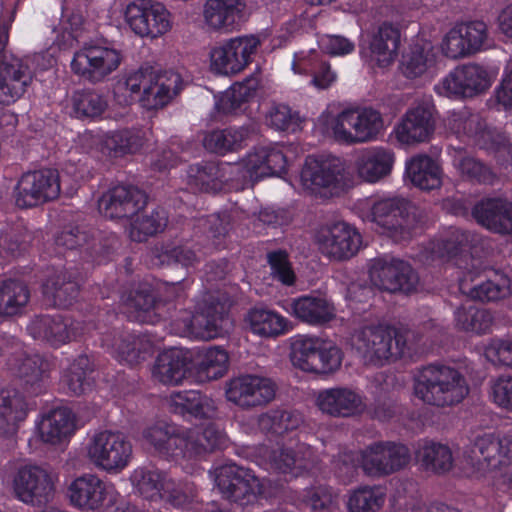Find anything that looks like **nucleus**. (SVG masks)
Here are the masks:
<instances>
[{
  "label": "nucleus",
  "instance_id": "2f4dec72",
  "mask_svg": "<svg viewBox=\"0 0 512 512\" xmlns=\"http://www.w3.org/2000/svg\"><path fill=\"white\" fill-rule=\"evenodd\" d=\"M245 0H207L203 17L213 31L228 32L245 20Z\"/></svg>",
  "mask_w": 512,
  "mask_h": 512
},
{
  "label": "nucleus",
  "instance_id": "412c9836",
  "mask_svg": "<svg viewBox=\"0 0 512 512\" xmlns=\"http://www.w3.org/2000/svg\"><path fill=\"white\" fill-rule=\"evenodd\" d=\"M435 108L421 102L409 108L395 127L397 140L402 144H417L430 140L435 131Z\"/></svg>",
  "mask_w": 512,
  "mask_h": 512
},
{
  "label": "nucleus",
  "instance_id": "4c0bfd02",
  "mask_svg": "<svg viewBox=\"0 0 512 512\" xmlns=\"http://www.w3.org/2000/svg\"><path fill=\"white\" fill-rule=\"evenodd\" d=\"M170 409L175 414L194 418H212L216 412L214 401L199 391H181L171 395Z\"/></svg>",
  "mask_w": 512,
  "mask_h": 512
},
{
  "label": "nucleus",
  "instance_id": "393cba45",
  "mask_svg": "<svg viewBox=\"0 0 512 512\" xmlns=\"http://www.w3.org/2000/svg\"><path fill=\"white\" fill-rule=\"evenodd\" d=\"M361 245L358 231L346 222H336L323 230L319 249L334 260H346L354 256Z\"/></svg>",
  "mask_w": 512,
  "mask_h": 512
},
{
  "label": "nucleus",
  "instance_id": "f03ea898",
  "mask_svg": "<svg viewBox=\"0 0 512 512\" xmlns=\"http://www.w3.org/2000/svg\"><path fill=\"white\" fill-rule=\"evenodd\" d=\"M414 391L426 404L447 407L460 403L468 395L469 388L457 369L430 364L416 374Z\"/></svg>",
  "mask_w": 512,
  "mask_h": 512
},
{
  "label": "nucleus",
  "instance_id": "9b49d317",
  "mask_svg": "<svg viewBox=\"0 0 512 512\" xmlns=\"http://www.w3.org/2000/svg\"><path fill=\"white\" fill-rule=\"evenodd\" d=\"M60 194V179L57 170L41 169L24 173L14 188L17 207H36L56 199Z\"/></svg>",
  "mask_w": 512,
  "mask_h": 512
},
{
  "label": "nucleus",
  "instance_id": "0eeeda50",
  "mask_svg": "<svg viewBox=\"0 0 512 512\" xmlns=\"http://www.w3.org/2000/svg\"><path fill=\"white\" fill-rule=\"evenodd\" d=\"M8 38V26L0 21V103L3 105H10L20 99L34 78L25 60L7 53Z\"/></svg>",
  "mask_w": 512,
  "mask_h": 512
},
{
  "label": "nucleus",
  "instance_id": "9d476101",
  "mask_svg": "<svg viewBox=\"0 0 512 512\" xmlns=\"http://www.w3.org/2000/svg\"><path fill=\"white\" fill-rule=\"evenodd\" d=\"M470 457L476 470L485 474L512 462V433L486 432L471 442Z\"/></svg>",
  "mask_w": 512,
  "mask_h": 512
},
{
  "label": "nucleus",
  "instance_id": "bf43d9fd",
  "mask_svg": "<svg viewBox=\"0 0 512 512\" xmlns=\"http://www.w3.org/2000/svg\"><path fill=\"white\" fill-rule=\"evenodd\" d=\"M131 478L135 488L145 499H162L168 481L164 473L157 469L138 468Z\"/></svg>",
  "mask_w": 512,
  "mask_h": 512
},
{
  "label": "nucleus",
  "instance_id": "a878e982",
  "mask_svg": "<svg viewBox=\"0 0 512 512\" xmlns=\"http://www.w3.org/2000/svg\"><path fill=\"white\" fill-rule=\"evenodd\" d=\"M343 172L344 166L339 158L308 156L301 171V181L312 191L321 188L335 189L340 187Z\"/></svg>",
  "mask_w": 512,
  "mask_h": 512
},
{
  "label": "nucleus",
  "instance_id": "b1692460",
  "mask_svg": "<svg viewBox=\"0 0 512 512\" xmlns=\"http://www.w3.org/2000/svg\"><path fill=\"white\" fill-rule=\"evenodd\" d=\"M146 193L134 185H117L99 199V211L110 219L130 218L147 204Z\"/></svg>",
  "mask_w": 512,
  "mask_h": 512
},
{
  "label": "nucleus",
  "instance_id": "c85d7f7f",
  "mask_svg": "<svg viewBox=\"0 0 512 512\" xmlns=\"http://www.w3.org/2000/svg\"><path fill=\"white\" fill-rule=\"evenodd\" d=\"M476 221L488 230L499 234H512V202L502 198H486L472 210Z\"/></svg>",
  "mask_w": 512,
  "mask_h": 512
},
{
  "label": "nucleus",
  "instance_id": "7c9ffc66",
  "mask_svg": "<svg viewBox=\"0 0 512 512\" xmlns=\"http://www.w3.org/2000/svg\"><path fill=\"white\" fill-rule=\"evenodd\" d=\"M103 344L110 347L119 361L130 365L146 360L153 354V342L146 334L120 332L113 337L103 338Z\"/></svg>",
  "mask_w": 512,
  "mask_h": 512
},
{
  "label": "nucleus",
  "instance_id": "5701e85b",
  "mask_svg": "<svg viewBox=\"0 0 512 512\" xmlns=\"http://www.w3.org/2000/svg\"><path fill=\"white\" fill-rule=\"evenodd\" d=\"M239 166L244 186L263 177L281 176L287 170V159L279 147L262 146L250 152Z\"/></svg>",
  "mask_w": 512,
  "mask_h": 512
},
{
  "label": "nucleus",
  "instance_id": "f704fd0d",
  "mask_svg": "<svg viewBox=\"0 0 512 512\" xmlns=\"http://www.w3.org/2000/svg\"><path fill=\"white\" fill-rule=\"evenodd\" d=\"M393 163L394 153L378 147L361 153L355 161V168L361 179L374 183L390 174Z\"/></svg>",
  "mask_w": 512,
  "mask_h": 512
},
{
  "label": "nucleus",
  "instance_id": "423d86ee",
  "mask_svg": "<svg viewBox=\"0 0 512 512\" xmlns=\"http://www.w3.org/2000/svg\"><path fill=\"white\" fill-rule=\"evenodd\" d=\"M123 61L121 51L99 43H85L74 53L72 72L91 84L106 81Z\"/></svg>",
  "mask_w": 512,
  "mask_h": 512
},
{
  "label": "nucleus",
  "instance_id": "72a5a7b5",
  "mask_svg": "<svg viewBox=\"0 0 512 512\" xmlns=\"http://www.w3.org/2000/svg\"><path fill=\"white\" fill-rule=\"evenodd\" d=\"M191 364L187 352L182 349H169L158 355L152 375L163 384L177 385L185 378Z\"/></svg>",
  "mask_w": 512,
  "mask_h": 512
},
{
  "label": "nucleus",
  "instance_id": "774afa93",
  "mask_svg": "<svg viewBox=\"0 0 512 512\" xmlns=\"http://www.w3.org/2000/svg\"><path fill=\"white\" fill-rule=\"evenodd\" d=\"M335 498L331 487L318 485L304 489L298 499L300 504L311 512H330Z\"/></svg>",
  "mask_w": 512,
  "mask_h": 512
},
{
  "label": "nucleus",
  "instance_id": "ea45409f",
  "mask_svg": "<svg viewBox=\"0 0 512 512\" xmlns=\"http://www.w3.org/2000/svg\"><path fill=\"white\" fill-rule=\"evenodd\" d=\"M75 430V416L67 407H57L49 411L39 424L41 439L50 444L60 443Z\"/></svg>",
  "mask_w": 512,
  "mask_h": 512
},
{
  "label": "nucleus",
  "instance_id": "6e6552de",
  "mask_svg": "<svg viewBox=\"0 0 512 512\" xmlns=\"http://www.w3.org/2000/svg\"><path fill=\"white\" fill-rule=\"evenodd\" d=\"M87 455L97 468L108 473H119L131 462L133 446L122 432L103 430L91 437Z\"/></svg>",
  "mask_w": 512,
  "mask_h": 512
},
{
  "label": "nucleus",
  "instance_id": "8fccbe9b",
  "mask_svg": "<svg viewBox=\"0 0 512 512\" xmlns=\"http://www.w3.org/2000/svg\"><path fill=\"white\" fill-rule=\"evenodd\" d=\"M435 62L436 51L434 46L430 42L416 43L403 56L401 62L402 73L410 79L418 78L432 68Z\"/></svg>",
  "mask_w": 512,
  "mask_h": 512
},
{
  "label": "nucleus",
  "instance_id": "49530a36",
  "mask_svg": "<svg viewBox=\"0 0 512 512\" xmlns=\"http://www.w3.org/2000/svg\"><path fill=\"white\" fill-rule=\"evenodd\" d=\"M249 133L250 130L243 126L213 130L204 137L203 145L210 152L225 155L241 149Z\"/></svg>",
  "mask_w": 512,
  "mask_h": 512
},
{
  "label": "nucleus",
  "instance_id": "4be33fe9",
  "mask_svg": "<svg viewBox=\"0 0 512 512\" xmlns=\"http://www.w3.org/2000/svg\"><path fill=\"white\" fill-rule=\"evenodd\" d=\"M241 167L237 164L202 161L190 165L187 170V184L195 191L216 192L230 181L241 182Z\"/></svg>",
  "mask_w": 512,
  "mask_h": 512
},
{
  "label": "nucleus",
  "instance_id": "09e8293b",
  "mask_svg": "<svg viewBox=\"0 0 512 512\" xmlns=\"http://www.w3.org/2000/svg\"><path fill=\"white\" fill-rule=\"evenodd\" d=\"M94 367L87 355H79L65 370L62 380L69 392L80 396L92 390Z\"/></svg>",
  "mask_w": 512,
  "mask_h": 512
},
{
  "label": "nucleus",
  "instance_id": "603ef678",
  "mask_svg": "<svg viewBox=\"0 0 512 512\" xmlns=\"http://www.w3.org/2000/svg\"><path fill=\"white\" fill-rule=\"evenodd\" d=\"M144 144V136L137 129H122L107 134L102 141V151L111 157H121L137 152Z\"/></svg>",
  "mask_w": 512,
  "mask_h": 512
},
{
  "label": "nucleus",
  "instance_id": "0e129e2a",
  "mask_svg": "<svg viewBox=\"0 0 512 512\" xmlns=\"http://www.w3.org/2000/svg\"><path fill=\"white\" fill-rule=\"evenodd\" d=\"M449 128L457 135H466L476 143L488 128L486 121L479 113L462 110L454 113L448 122Z\"/></svg>",
  "mask_w": 512,
  "mask_h": 512
},
{
  "label": "nucleus",
  "instance_id": "a211bd4d",
  "mask_svg": "<svg viewBox=\"0 0 512 512\" xmlns=\"http://www.w3.org/2000/svg\"><path fill=\"white\" fill-rule=\"evenodd\" d=\"M277 386L267 377L243 375L232 379L226 389L228 401L243 409L263 407L274 400Z\"/></svg>",
  "mask_w": 512,
  "mask_h": 512
},
{
  "label": "nucleus",
  "instance_id": "2eb2a0df",
  "mask_svg": "<svg viewBox=\"0 0 512 512\" xmlns=\"http://www.w3.org/2000/svg\"><path fill=\"white\" fill-rule=\"evenodd\" d=\"M487 24L482 20L467 21L451 29L444 38L442 50L452 59L474 55L490 46Z\"/></svg>",
  "mask_w": 512,
  "mask_h": 512
},
{
  "label": "nucleus",
  "instance_id": "a18cd8bd",
  "mask_svg": "<svg viewBox=\"0 0 512 512\" xmlns=\"http://www.w3.org/2000/svg\"><path fill=\"white\" fill-rule=\"evenodd\" d=\"M30 300L28 286L20 280H0V317L21 314Z\"/></svg>",
  "mask_w": 512,
  "mask_h": 512
},
{
  "label": "nucleus",
  "instance_id": "052dcab7",
  "mask_svg": "<svg viewBox=\"0 0 512 512\" xmlns=\"http://www.w3.org/2000/svg\"><path fill=\"white\" fill-rule=\"evenodd\" d=\"M72 110L77 118H96L107 108L106 99L91 89H81L71 96Z\"/></svg>",
  "mask_w": 512,
  "mask_h": 512
},
{
  "label": "nucleus",
  "instance_id": "c03bdc74",
  "mask_svg": "<svg viewBox=\"0 0 512 512\" xmlns=\"http://www.w3.org/2000/svg\"><path fill=\"white\" fill-rule=\"evenodd\" d=\"M43 292L53 298L56 306L66 308L78 297L79 284L73 273L60 270L49 276L43 285Z\"/></svg>",
  "mask_w": 512,
  "mask_h": 512
},
{
  "label": "nucleus",
  "instance_id": "6ab92c4d",
  "mask_svg": "<svg viewBox=\"0 0 512 512\" xmlns=\"http://www.w3.org/2000/svg\"><path fill=\"white\" fill-rule=\"evenodd\" d=\"M26 329L35 340L59 347L80 337L84 326L81 321L61 314H40L31 319Z\"/></svg>",
  "mask_w": 512,
  "mask_h": 512
},
{
  "label": "nucleus",
  "instance_id": "f8f14e48",
  "mask_svg": "<svg viewBox=\"0 0 512 512\" xmlns=\"http://www.w3.org/2000/svg\"><path fill=\"white\" fill-rule=\"evenodd\" d=\"M217 486L222 495L240 506H247L256 501L262 493L259 478L251 470L234 463L222 465L216 476Z\"/></svg>",
  "mask_w": 512,
  "mask_h": 512
},
{
  "label": "nucleus",
  "instance_id": "e433bc0d",
  "mask_svg": "<svg viewBox=\"0 0 512 512\" xmlns=\"http://www.w3.org/2000/svg\"><path fill=\"white\" fill-rule=\"evenodd\" d=\"M399 45V29L391 23L384 22L372 34L369 43L370 57L379 66H388L395 60Z\"/></svg>",
  "mask_w": 512,
  "mask_h": 512
},
{
  "label": "nucleus",
  "instance_id": "e2e57ef3",
  "mask_svg": "<svg viewBox=\"0 0 512 512\" xmlns=\"http://www.w3.org/2000/svg\"><path fill=\"white\" fill-rule=\"evenodd\" d=\"M168 223L167 212L157 207L149 214L137 216L131 224L130 236L134 241L142 242L148 236L162 232Z\"/></svg>",
  "mask_w": 512,
  "mask_h": 512
},
{
  "label": "nucleus",
  "instance_id": "680f3d73",
  "mask_svg": "<svg viewBox=\"0 0 512 512\" xmlns=\"http://www.w3.org/2000/svg\"><path fill=\"white\" fill-rule=\"evenodd\" d=\"M229 357L224 349L212 347L206 350L196 365V372L201 381L216 380L228 370Z\"/></svg>",
  "mask_w": 512,
  "mask_h": 512
},
{
  "label": "nucleus",
  "instance_id": "1a4fd4ad",
  "mask_svg": "<svg viewBox=\"0 0 512 512\" xmlns=\"http://www.w3.org/2000/svg\"><path fill=\"white\" fill-rule=\"evenodd\" d=\"M261 40L255 35H243L223 41L211 48V69L223 75H234L244 70L256 55Z\"/></svg>",
  "mask_w": 512,
  "mask_h": 512
},
{
  "label": "nucleus",
  "instance_id": "37998d69",
  "mask_svg": "<svg viewBox=\"0 0 512 512\" xmlns=\"http://www.w3.org/2000/svg\"><path fill=\"white\" fill-rule=\"evenodd\" d=\"M259 82V77L253 74L241 82L234 83L217 100L215 104L217 111L224 115L242 111L243 105L256 96Z\"/></svg>",
  "mask_w": 512,
  "mask_h": 512
},
{
  "label": "nucleus",
  "instance_id": "c756f323",
  "mask_svg": "<svg viewBox=\"0 0 512 512\" xmlns=\"http://www.w3.org/2000/svg\"><path fill=\"white\" fill-rule=\"evenodd\" d=\"M182 85V78L177 72H154L148 85L142 90L140 103L148 110L162 108L181 91Z\"/></svg>",
  "mask_w": 512,
  "mask_h": 512
},
{
  "label": "nucleus",
  "instance_id": "13d9d810",
  "mask_svg": "<svg viewBox=\"0 0 512 512\" xmlns=\"http://www.w3.org/2000/svg\"><path fill=\"white\" fill-rule=\"evenodd\" d=\"M473 241L474 235L470 232L459 228H450L443 238L431 243L432 259L452 258L462 252Z\"/></svg>",
  "mask_w": 512,
  "mask_h": 512
},
{
  "label": "nucleus",
  "instance_id": "338daca9",
  "mask_svg": "<svg viewBox=\"0 0 512 512\" xmlns=\"http://www.w3.org/2000/svg\"><path fill=\"white\" fill-rule=\"evenodd\" d=\"M384 501L379 488L364 486L351 493L347 505L350 512H378Z\"/></svg>",
  "mask_w": 512,
  "mask_h": 512
},
{
  "label": "nucleus",
  "instance_id": "6e6d98bb",
  "mask_svg": "<svg viewBox=\"0 0 512 512\" xmlns=\"http://www.w3.org/2000/svg\"><path fill=\"white\" fill-rule=\"evenodd\" d=\"M417 460L429 471L442 474L453 466V456L447 445L435 442H425L416 453Z\"/></svg>",
  "mask_w": 512,
  "mask_h": 512
},
{
  "label": "nucleus",
  "instance_id": "4d7b16f0",
  "mask_svg": "<svg viewBox=\"0 0 512 512\" xmlns=\"http://www.w3.org/2000/svg\"><path fill=\"white\" fill-rule=\"evenodd\" d=\"M154 71L151 67H141L137 71L127 74L123 80H120L114 90L115 97L119 103L129 105L134 101H139L142 96V90L148 85Z\"/></svg>",
  "mask_w": 512,
  "mask_h": 512
},
{
  "label": "nucleus",
  "instance_id": "dca6fc26",
  "mask_svg": "<svg viewBox=\"0 0 512 512\" xmlns=\"http://www.w3.org/2000/svg\"><path fill=\"white\" fill-rule=\"evenodd\" d=\"M15 496L26 504L42 506L52 500L54 482L51 473L42 466L20 467L13 478Z\"/></svg>",
  "mask_w": 512,
  "mask_h": 512
},
{
  "label": "nucleus",
  "instance_id": "3c124183",
  "mask_svg": "<svg viewBox=\"0 0 512 512\" xmlns=\"http://www.w3.org/2000/svg\"><path fill=\"white\" fill-rule=\"evenodd\" d=\"M454 321L459 330L486 334L491 330L494 317L489 310L477 308L469 302L456 309Z\"/></svg>",
  "mask_w": 512,
  "mask_h": 512
},
{
  "label": "nucleus",
  "instance_id": "cd10ccee",
  "mask_svg": "<svg viewBox=\"0 0 512 512\" xmlns=\"http://www.w3.org/2000/svg\"><path fill=\"white\" fill-rule=\"evenodd\" d=\"M316 404L325 414L333 417H351L363 409L362 397L349 387H334L319 391Z\"/></svg>",
  "mask_w": 512,
  "mask_h": 512
},
{
  "label": "nucleus",
  "instance_id": "79ce46f5",
  "mask_svg": "<svg viewBox=\"0 0 512 512\" xmlns=\"http://www.w3.org/2000/svg\"><path fill=\"white\" fill-rule=\"evenodd\" d=\"M406 174L421 190L438 189L442 184V169L430 156L417 155L406 163Z\"/></svg>",
  "mask_w": 512,
  "mask_h": 512
},
{
  "label": "nucleus",
  "instance_id": "4468645a",
  "mask_svg": "<svg viewBox=\"0 0 512 512\" xmlns=\"http://www.w3.org/2000/svg\"><path fill=\"white\" fill-rule=\"evenodd\" d=\"M410 459V451L403 444L375 442L361 451L359 461L365 474L386 476L404 468Z\"/></svg>",
  "mask_w": 512,
  "mask_h": 512
},
{
  "label": "nucleus",
  "instance_id": "bb28decb",
  "mask_svg": "<svg viewBox=\"0 0 512 512\" xmlns=\"http://www.w3.org/2000/svg\"><path fill=\"white\" fill-rule=\"evenodd\" d=\"M225 303L209 297L199 306L189 321L190 332L198 338L209 340L216 338L228 322Z\"/></svg>",
  "mask_w": 512,
  "mask_h": 512
},
{
  "label": "nucleus",
  "instance_id": "69168bd1",
  "mask_svg": "<svg viewBox=\"0 0 512 512\" xmlns=\"http://www.w3.org/2000/svg\"><path fill=\"white\" fill-rule=\"evenodd\" d=\"M14 369L25 385L33 387L47 376L49 363L38 354H25L16 359Z\"/></svg>",
  "mask_w": 512,
  "mask_h": 512
},
{
  "label": "nucleus",
  "instance_id": "39448f33",
  "mask_svg": "<svg viewBox=\"0 0 512 512\" xmlns=\"http://www.w3.org/2000/svg\"><path fill=\"white\" fill-rule=\"evenodd\" d=\"M290 358L293 365L303 371L328 374L341 366L342 352L321 338L299 336L291 343Z\"/></svg>",
  "mask_w": 512,
  "mask_h": 512
},
{
  "label": "nucleus",
  "instance_id": "f257e3e1",
  "mask_svg": "<svg viewBox=\"0 0 512 512\" xmlns=\"http://www.w3.org/2000/svg\"><path fill=\"white\" fill-rule=\"evenodd\" d=\"M142 435L160 457L176 463L202 459L227 443L225 433L214 424L181 430L175 425L158 422L144 429Z\"/></svg>",
  "mask_w": 512,
  "mask_h": 512
},
{
  "label": "nucleus",
  "instance_id": "de8ad7c7",
  "mask_svg": "<svg viewBox=\"0 0 512 512\" xmlns=\"http://www.w3.org/2000/svg\"><path fill=\"white\" fill-rule=\"evenodd\" d=\"M353 110L354 117L350 118V123L355 125L353 133L355 144L377 140L385 128L384 119L380 111L372 107Z\"/></svg>",
  "mask_w": 512,
  "mask_h": 512
},
{
  "label": "nucleus",
  "instance_id": "aec40b11",
  "mask_svg": "<svg viewBox=\"0 0 512 512\" xmlns=\"http://www.w3.org/2000/svg\"><path fill=\"white\" fill-rule=\"evenodd\" d=\"M491 86L487 69L477 63H468L453 69L438 86L446 95L474 97Z\"/></svg>",
  "mask_w": 512,
  "mask_h": 512
},
{
  "label": "nucleus",
  "instance_id": "a19ab883",
  "mask_svg": "<svg viewBox=\"0 0 512 512\" xmlns=\"http://www.w3.org/2000/svg\"><path fill=\"white\" fill-rule=\"evenodd\" d=\"M460 290L470 298L481 302H494L511 294V280L501 271H493L485 280L467 287L466 281L460 282Z\"/></svg>",
  "mask_w": 512,
  "mask_h": 512
},
{
  "label": "nucleus",
  "instance_id": "f3484780",
  "mask_svg": "<svg viewBox=\"0 0 512 512\" xmlns=\"http://www.w3.org/2000/svg\"><path fill=\"white\" fill-rule=\"evenodd\" d=\"M369 274L376 287L390 293H410L418 283V276L411 265L393 257L374 259Z\"/></svg>",
  "mask_w": 512,
  "mask_h": 512
},
{
  "label": "nucleus",
  "instance_id": "473e14b6",
  "mask_svg": "<svg viewBox=\"0 0 512 512\" xmlns=\"http://www.w3.org/2000/svg\"><path fill=\"white\" fill-rule=\"evenodd\" d=\"M66 495L73 507L82 511H94L103 504L106 487L98 476L85 474L69 484Z\"/></svg>",
  "mask_w": 512,
  "mask_h": 512
},
{
  "label": "nucleus",
  "instance_id": "5fc2aeb1",
  "mask_svg": "<svg viewBox=\"0 0 512 512\" xmlns=\"http://www.w3.org/2000/svg\"><path fill=\"white\" fill-rule=\"evenodd\" d=\"M303 423L300 412L288 409H273L258 417L259 428L267 433L283 435L296 430Z\"/></svg>",
  "mask_w": 512,
  "mask_h": 512
},
{
  "label": "nucleus",
  "instance_id": "c9c22d12",
  "mask_svg": "<svg viewBox=\"0 0 512 512\" xmlns=\"http://www.w3.org/2000/svg\"><path fill=\"white\" fill-rule=\"evenodd\" d=\"M291 313L300 321L311 325H323L335 318L333 304L321 296L305 295L294 299Z\"/></svg>",
  "mask_w": 512,
  "mask_h": 512
},
{
  "label": "nucleus",
  "instance_id": "864d4df0",
  "mask_svg": "<svg viewBox=\"0 0 512 512\" xmlns=\"http://www.w3.org/2000/svg\"><path fill=\"white\" fill-rule=\"evenodd\" d=\"M247 321L252 332L263 337H276L283 334L288 324L283 316L263 307L250 309Z\"/></svg>",
  "mask_w": 512,
  "mask_h": 512
},
{
  "label": "nucleus",
  "instance_id": "20e7f679",
  "mask_svg": "<svg viewBox=\"0 0 512 512\" xmlns=\"http://www.w3.org/2000/svg\"><path fill=\"white\" fill-rule=\"evenodd\" d=\"M373 221L383 227L396 242L412 239L422 231L415 208L403 198H389L372 207Z\"/></svg>",
  "mask_w": 512,
  "mask_h": 512
},
{
  "label": "nucleus",
  "instance_id": "ddd939ff",
  "mask_svg": "<svg viewBox=\"0 0 512 512\" xmlns=\"http://www.w3.org/2000/svg\"><path fill=\"white\" fill-rule=\"evenodd\" d=\"M170 12L161 3L135 0L125 10L131 30L140 37L157 38L171 29Z\"/></svg>",
  "mask_w": 512,
  "mask_h": 512
},
{
  "label": "nucleus",
  "instance_id": "58836bf2",
  "mask_svg": "<svg viewBox=\"0 0 512 512\" xmlns=\"http://www.w3.org/2000/svg\"><path fill=\"white\" fill-rule=\"evenodd\" d=\"M27 416V404L24 396L16 389L0 391V435L12 436L17 425Z\"/></svg>",
  "mask_w": 512,
  "mask_h": 512
},
{
  "label": "nucleus",
  "instance_id": "7ed1b4c3",
  "mask_svg": "<svg viewBox=\"0 0 512 512\" xmlns=\"http://www.w3.org/2000/svg\"><path fill=\"white\" fill-rule=\"evenodd\" d=\"M350 345L365 362L380 366L411 353L407 334L383 325L356 329L350 337Z\"/></svg>",
  "mask_w": 512,
  "mask_h": 512
}]
</instances>
